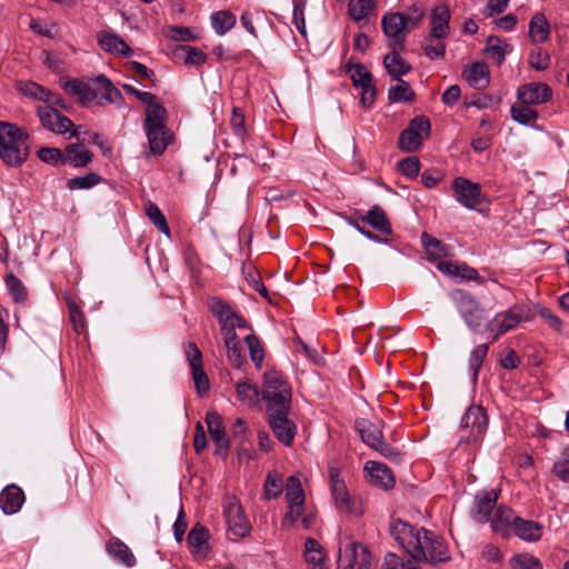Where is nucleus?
Returning <instances> with one entry per match:
<instances>
[{"mask_svg":"<svg viewBox=\"0 0 569 569\" xmlns=\"http://www.w3.org/2000/svg\"><path fill=\"white\" fill-rule=\"evenodd\" d=\"M389 533L415 560L431 565L450 560L447 545L432 531L412 526L399 518H392L389 522Z\"/></svg>","mask_w":569,"mask_h":569,"instance_id":"f257e3e1","label":"nucleus"},{"mask_svg":"<svg viewBox=\"0 0 569 569\" xmlns=\"http://www.w3.org/2000/svg\"><path fill=\"white\" fill-rule=\"evenodd\" d=\"M28 134L19 127L0 122V159L9 167H21L29 157Z\"/></svg>","mask_w":569,"mask_h":569,"instance_id":"f03ea898","label":"nucleus"},{"mask_svg":"<svg viewBox=\"0 0 569 569\" xmlns=\"http://www.w3.org/2000/svg\"><path fill=\"white\" fill-rule=\"evenodd\" d=\"M167 118L163 106H156L146 114L143 129L152 154H162L171 142L172 136L166 127Z\"/></svg>","mask_w":569,"mask_h":569,"instance_id":"7ed1b4c3","label":"nucleus"},{"mask_svg":"<svg viewBox=\"0 0 569 569\" xmlns=\"http://www.w3.org/2000/svg\"><path fill=\"white\" fill-rule=\"evenodd\" d=\"M263 382L262 398L267 401V410L280 406H291V388L280 372L267 371Z\"/></svg>","mask_w":569,"mask_h":569,"instance_id":"20e7f679","label":"nucleus"},{"mask_svg":"<svg viewBox=\"0 0 569 569\" xmlns=\"http://www.w3.org/2000/svg\"><path fill=\"white\" fill-rule=\"evenodd\" d=\"M222 513L228 533L234 539L243 538L251 530L250 522L243 512L240 501L233 495H226L222 500Z\"/></svg>","mask_w":569,"mask_h":569,"instance_id":"39448f33","label":"nucleus"},{"mask_svg":"<svg viewBox=\"0 0 569 569\" xmlns=\"http://www.w3.org/2000/svg\"><path fill=\"white\" fill-rule=\"evenodd\" d=\"M450 299L455 303L467 327L472 331H477L483 320L485 310L481 305L472 295L461 289L453 290L450 293Z\"/></svg>","mask_w":569,"mask_h":569,"instance_id":"423d86ee","label":"nucleus"},{"mask_svg":"<svg viewBox=\"0 0 569 569\" xmlns=\"http://www.w3.org/2000/svg\"><path fill=\"white\" fill-rule=\"evenodd\" d=\"M431 124L427 117H415L408 128L403 130L399 138V148L406 152L417 151L425 138L430 134Z\"/></svg>","mask_w":569,"mask_h":569,"instance_id":"0eeeda50","label":"nucleus"},{"mask_svg":"<svg viewBox=\"0 0 569 569\" xmlns=\"http://www.w3.org/2000/svg\"><path fill=\"white\" fill-rule=\"evenodd\" d=\"M290 406L268 409L269 425L276 438L284 446H290L296 435V425L288 418Z\"/></svg>","mask_w":569,"mask_h":569,"instance_id":"6e6552de","label":"nucleus"},{"mask_svg":"<svg viewBox=\"0 0 569 569\" xmlns=\"http://www.w3.org/2000/svg\"><path fill=\"white\" fill-rule=\"evenodd\" d=\"M38 116L44 128L48 130L64 134L70 133V137L79 138V128H76L73 122L66 116L61 114L56 108L51 106L38 107Z\"/></svg>","mask_w":569,"mask_h":569,"instance_id":"1a4fd4ad","label":"nucleus"},{"mask_svg":"<svg viewBox=\"0 0 569 569\" xmlns=\"http://www.w3.org/2000/svg\"><path fill=\"white\" fill-rule=\"evenodd\" d=\"M357 429L362 441L381 456L388 459H396L399 456L398 451L383 440L382 431L372 422L365 419L359 420L357 421Z\"/></svg>","mask_w":569,"mask_h":569,"instance_id":"9d476101","label":"nucleus"},{"mask_svg":"<svg viewBox=\"0 0 569 569\" xmlns=\"http://www.w3.org/2000/svg\"><path fill=\"white\" fill-rule=\"evenodd\" d=\"M488 417L481 406H470L463 415L460 427L469 430L467 437H461L460 442H477L487 429Z\"/></svg>","mask_w":569,"mask_h":569,"instance_id":"9b49d317","label":"nucleus"},{"mask_svg":"<svg viewBox=\"0 0 569 569\" xmlns=\"http://www.w3.org/2000/svg\"><path fill=\"white\" fill-rule=\"evenodd\" d=\"M406 22V14L400 12H388L382 17V30L392 50H401L405 47Z\"/></svg>","mask_w":569,"mask_h":569,"instance_id":"f8f14e48","label":"nucleus"},{"mask_svg":"<svg viewBox=\"0 0 569 569\" xmlns=\"http://www.w3.org/2000/svg\"><path fill=\"white\" fill-rule=\"evenodd\" d=\"M456 200L463 207L475 210L483 200L481 187L467 178L457 177L452 182Z\"/></svg>","mask_w":569,"mask_h":569,"instance_id":"ddd939ff","label":"nucleus"},{"mask_svg":"<svg viewBox=\"0 0 569 569\" xmlns=\"http://www.w3.org/2000/svg\"><path fill=\"white\" fill-rule=\"evenodd\" d=\"M186 356L192 371V378L197 392L202 396L210 388L208 376L202 368V353L193 342H189L187 346Z\"/></svg>","mask_w":569,"mask_h":569,"instance_id":"4468645a","label":"nucleus"},{"mask_svg":"<svg viewBox=\"0 0 569 569\" xmlns=\"http://www.w3.org/2000/svg\"><path fill=\"white\" fill-rule=\"evenodd\" d=\"M329 477L331 495L337 509L346 513H357L345 481L340 478L339 470L337 468H330Z\"/></svg>","mask_w":569,"mask_h":569,"instance_id":"2eb2a0df","label":"nucleus"},{"mask_svg":"<svg viewBox=\"0 0 569 569\" xmlns=\"http://www.w3.org/2000/svg\"><path fill=\"white\" fill-rule=\"evenodd\" d=\"M206 423L211 440L216 445L214 455L226 456L229 450V439L226 436L221 416L216 411H208Z\"/></svg>","mask_w":569,"mask_h":569,"instance_id":"dca6fc26","label":"nucleus"},{"mask_svg":"<svg viewBox=\"0 0 569 569\" xmlns=\"http://www.w3.org/2000/svg\"><path fill=\"white\" fill-rule=\"evenodd\" d=\"M93 82L96 84L93 90L97 92V96L100 94L101 99L98 101L99 106H103L104 101L107 103H114L118 109L128 110V106L122 97V93L106 76H97Z\"/></svg>","mask_w":569,"mask_h":569,"instance_id":"f3484780","label":"nucleus"},{"mask_svg":"<svg viewBox=\"0 0 569 569\" xmlns=\"http://www.w3.org/2000/svg\"><path fill=\"white\" fill-rule=\"evenodd\" d=\"M518 98L523 104H541L551 99V88L542 82H530L517 90Z\"/></svg>","mask_w":569,"mask_h":569,"instance_id":"a211bd4d","label":"nucleus"},{"mask_svg":"<svg viewBox=\"0 0 569 569\" xmlns=\"http://www.w3.org/2000/svg\"><path fill=\"white\" fill-rule=\"evenodd\" d=\"M365 471H367L371 485L385 490L393 488L395 477L385 463L368 461Z\"/></svg>","mask_w":569,"mask_h":569,"instance_id":"6ab92c4d","label":"nucleus"},{"mask_svg":"<svg viewBox=\"0 0 569 569\" xmlns=\"http://www.w3.org/2000/svg\"><path fill=\"white\" fill-rule=\"evenodd\" d=\"M450 11L447 6H437L431 12V29L428 40H442L449 34Z\"/></svg>","mask_w":569,"mask_h":569,"instance_id":"aec40b11","label":"nucleus"},{"mask_svg":"<svg viewBox=\"0 0 569 569\" xmlns=\"http://www.w3.org/2000/svg\"><path fill=\"white\" fill-rule=\"evenodd\" d=\"M24 499V492L20 487L8 485L0 492V508L4 515H14L21 509Z\"/></svg>","mask_w":569,"mask_h":569,"instance_id":"412c9836","label":"nucleus"},{"mask_svg":"<svg viewBox=\"0 0 569 569\" xmlns=\"http://www.w3.org/2000/svg\"><path fill=\"white\" fill-rule=\"evenodd\" d=\"M208 306L211 313L218 319L220 325H232V321H234V323H238V328H247V321L241 316L237 315L223 300L211 298Z\"/></svg>","mask_w":569,"mask_h":569,"instance_id":"4be33fe9","label":"nucleus"},{"mask_svg":"<svg viewBox=\"0 0 569 569\" xmlns=\"http://www.w3.org/2000/svg\"><path fill=\"white\" fill-rule=\"evenodd\" d=\"M287 508L288 511L282 519L283 526H293L299 520L305 529H309L313 525L316 513L306 506V502L293 503Z\"/></svg>","mask_w":569,"mask_h":569,"instance_id":"5701e85b","label":"nucleus"},{"mask_svg":"<svg viewBox=\"0 0 569 569\" xmlns=\"http://www.w3.org/2000/svg\"><path fill=\"white\" fill-rule=\"evenodd\" d=\"M208 538V530L200 525H196L188 533L187 541L192 556L197 560H203L207 557L209 550Z\"/></svg>","mask_w":569,"mask_h":569,"instance_id":"b1692460","label":"nucleus"},{"mask_svg":"<svg viewBox=\"0 0 569 569\" xmlns=\"http://www.w3.org/2000/svg\"><path fill=\"white\" fill-rule=\"evenodd\" d=\"M98 42L102 50L108 53L118 54L122 57L132 56V50L128 43L117 33L109 31H101L98 34Z\"/></svg>","mask_w":569,"mask_h":569,"instance_id":"393cba45","label":"nucleus"},{"mask_svg":"<svg viewBox=\"0 0 569 569\" xmlns=\"http://www.w3.org/2000/svg\"><path fill=\"white\" fill-rule=\"evenodd\" d=\"M421 243L429 261H440L441 259L453 256V249L451 246L443 243L427 232L421 234Z\"/></svg>","mask_w":569,"mask_h":569,"instance_id":"a878e982","label":"nucleus"},{"mask_svg":"<svg viewBox=\"0 0 569 569\" xmlns=\"http://www.w3.org/2000/svg\"><path fill=\"white\" fill-rule=\"evenodd\" d=\"M523 319V313L519 307H512L503 312H498L490 325L497 327V338L499 335L506 333L515 329Z\"/></svg>","mask_w":569,"mask_h":569,"instance_id":"bb28decb","label":"nucleus"},{"mask_svg":"<svg viewBox=\"0 0 569 569\" xmlns=\"http://www.w3.org/2000/svg\"><path fill=\"white\" fill-rule=\"evenodd\" d=\"M361 222L368 223L371 228L383 234L391 233V223L386 211L378 204L373 206L366 214L360 216Z\"/></svg>","mask_w":569,"mask_h":569,"instance_id":"cd10ccee","label":"nucleus"},{"mask_svg":"<svg viewBox=\"0 0 569 569\" xmlns=\"http://www.w3.org/2000/svg\"><path fill=\"white\" fill-rule=\"evenodd\" d=\"M517 518L511 509L499 506L491 519V529L506 537L509 535L510 527L513 528V520Z\"/></svg>","mask_w":569,"mask_h":569,"instance_id":"c85d7f7f","label":"nucleus"},{"mask_svg":"<svg viewBox=\"0 0 569 569\" xmlns=\"http://www.w3.org/2000/svg\"><path fill=\"white\" fill-rule=\"evenodd\" d=\"M463 77L468 83L477 89L489 84V69L485 62H473L465 71Z\"/></svg>","mask_w":569,"mask_h":569,"instance_id":"c756f323","label":"nucleus"},{"mask_svg":"<svg viewBox=\"0 0 569 569\" xmlns=\"http://www.w3.org/2000/svg\"><path fill=\"white\" fill-rule=\"evenodd\" d=\"M498 496L495 491L485 492L477 497L473 519L485 523L490 520V515L496 506Z\"/></svg>","mask_w":569,"mask_h":569,"instance_id":"7c9ffc66","label":"nucleus"},{"mask_svg":"<svg viewBox=\"0 0 569 569\" xmlns=\"http://www.w3.org/2000/svg\"><path fill=\"white\" fill-rule=\"evenodd\" d=\"M512 530L517 537L526 541H538L542 535V527L538 522L522 518L513 520Z\"/></svg>","mask_w":569,"mask_h":569,"instance_id":"2f4dec72","label":"nucleus"},{"mask_svg":"<svg viewBox=\"0 0 569 569\" xmlns=\"http://www.w3.org/2000/svg\"><path fill=\"white\" fill-rule=\"evenodd\" d=\"M62 88L67 93L77 97L82 104L91 102L97 98V92L93 88L81 80H67L62 84Z\"/></svg>","mask_w":569,"mask_h":569,"instance_id":"473e14b6","label":"nucleus"},{"mask_svg":"<svg viewBox=\"0 0 569 569\" xmlns=\"http://www.w3.org/2000/svg\"><path fill=\"white\" fill-rule=\"evenodd\" d=\"M92 160V153L83 146L71 143L66 148L64 163L76 168L86 167Z\"/></svg>","mask_w":569,"mask_h":569,"instance_id":"72a5a7b5","label":"nucleus"},{"mask_svg":"<svg viewBox=\"0 0 569 569\" xmlns=\"http://www.w3.org/2000/svg\"><path fill=\"white\" fill-rule=\"evenodd\" d=\"M550 27L543 13H536L529 22V36L533 42L543 43L548 40Z\"/></svg>","mask_w":569,"mask_h":569,"instance_id":"f704fd0d","label":"nucleus"},{"mask_svg":"<svg viewBox=\"0 0 569 569\" xmlns=\"http://www.w3.org/2000/svg\"><path fill=\"white\" fill-rule=\"evenodd\" d=\"M107 550L114 559L127 567H133L136 565V558L130 548L120 539L114 538L110 540L107 543Z\"/></svg>","mask_w":569,"mask_h":569,"instance_id":"c9c22d12","label":"nucleus"},{"mask_svg":"<svg viewBox=\"0 0 569 569\" xmlns=\"http://www.w3.org/2000/svg\"><path fill=\"white\" fill-rule=\"evenodd\" d=\"M385 68L392 79H399L410 70L409 63L400 57L398 50H392L383 59Z\"/></svg>","mask_w":569,"mask_h":569,"instance_id":"e433bc0d","label":"nucleus"},{"mask_svg":"<svg viewBox=\"0 0 569 569\" xmlns=\"http://www.w3.org/2000/svg\"><path fill=\"white\" fill-rule=\"evenodd\" d=\"M174 56L189 66H200L206 62L207 56L203 51L188 44H179L174 48Z\"/></svg>","mask_w":569,"mask_h":569,"instance_id":"4c0bfd02","label":"nucleus"},{"mask_svg":"<svg viewBox=\"0 0 569 569\" xmlns=\"http://www.w3.org/2000/svg\"><path fill=\"white\" fill-rule=\"evenodd\" d=\"M287 506L306 502L305 491L298 477L290 476L286 482Z\"/></svg>","mask_w":569,"mask_h":569,"instance_id":"58836bf2","label":"nucleus"},{"mask_svg":"<svg viewBox=\"0 0 569 569\" xmlns=\"http://www.w3.org/2000/svg\"><path fill=\"white\" fill-rule=\"evenodd\" d=\"M398 82L396 86H392L388 90V98L392 102H408L412 101L415 97V92L411 89L410 84L402 80L396 79Z\"/></svg>","mask_w":569,"mask_h":569,"instance_id":"ea45409f","label":"nucleus"},{"mask_svg":"<svg viewBox=\"0 0 569 569\" xmlns=\"http://www.w3.org/2000/svg\"><path fill=\"white\" fill-rule=\"evenodd\" d=\"M373 9L375 0H350L348 4L349 14L357 22L367 19Z\"/></svg>","mask_w":569,"mask_h":569,"instance_id":"a19ab883","label":"nucleus"},{"mask_svg":"<svg viewBox=\"0 0 569 569\" xmlns=\"http://www.w3.org/2000/svg\"><path fill=\"white\" fill-rule=\"evenodd\" d=\"M236 23V17L228 11H218L211 14V24L214 31L223 36L227 33Z\"/></svg>","mask_w":569,"mask_h":569,"instance_id":"79ce46f5","label":"nucleus"},{"mask_svg":"<svg viewBox=\"0 0 569 569\" xmlns=\"http://www.w3.org/2000/svg\"><path fill=\"white\" fill-rule=\"evenodd\" d=\"M305 559L308 563L323 566V551L319 542L313 538H308L305 542Z\"/></svg>","mask_w":569,"mask_h":569,"instance_id":"37998d69","label":"nucleus"},{"mask_svg":"<svg viewBox=\"0 0 569 569\" xmlns=\"http://www.w3.org/2000/svg\"><path fill=\"white\" fill-rule=\"evenodd\" d=\"M236 392L239 401L248 406L254 405L259 396L257 386L249 383L246 380L237 382Z\"/></svg>","mask_w":569,"mask_h":569,"instance_id":"c03bdc74","label":"nucleus"},{"mask_svg":"<svg viewBox=\"0 0 569 569\" xmlns=\"http://www.w3.org/2000/svg\"><path fill=\"white\" fill-rule=\"evenodd\" d=\"M488 350H489V345L482 343V345L477 346L471 351V355L469 358V370L471 371L473 382H476L478 379L480 368L487 357Z\"/></svg>","mask_w":569,"mask_h":569,"instance_id":"a18cd8bd","label":"nucleus"},{"mask_svg":"<svg viewBox=\"0 0 569 569\" xmlns=\"http://www.w3.org/2000/svg\"><path fill=\"white\" fill-rule=\"evenodd\" d=\"M528 106H512L511 118L520 124L533 127V122L538 119V112Z\"/></svg>","mask_w":569,"mask_h":569,"instance_id":"49530a36","label":"nucleus"},{"mask_svg":"<svg viewBox=\"0 0 569 569\" xmlns=\"http://www.w3.org/2000/svg\"><path fill=\"white\" fill-rule=\"evenodd\" d=\"M4 282L7 290L14 302L19 303L26 300L27 289L17 276L13 273L8 274Z\"/></svg>","mask_w":569,"mask_h":569,"instance_id":"de8ad7c7","label":"nucleus"},{"mask_svg":"<svg viewBox=\"0 0 569 569\" xmlns=\"http://www.w3.org/2000/svg\"><path fill=\"white\" fill-rule=\"evenodd\" d=\"M346 69L355 87L363 86L373 81L371 73L361 63H348Z\"/></svg>","mask_w":569,"mask_h":569,"instance_id":"09e8293b","label":"nucleus"},{"mask_svg":"<svg viewBox=\"0 0 569 569\" xmlns=\"http://www.w3.org/2000/svg\"><path fill=\"white\" fill-rule=\"evenodd\" d=\"M146 213L160 232L168 237L170 236V229L168 227L167 220L157 204L153 202H148L146 206Z\"/></svg>","mask_w":569,"mask_h":569,"instance_id":"8fccbe9b","label":"nucleus"},{"mask_svg":"<svg viewBox=\"0 0 569 569\" xmlns=\"http://www.w3.org/2000/svg\"><path fill=\"white\" fill-rule=\"evenodd\" d=\"M282 478L276 472H269L266 478L263 497L266 500L276 499L282 491Z\"/></svg>","mask_w":569,"mask_h":569,"instance_id":"3c124183","label":"nucleus"},{"mask_svg":"<svg viewBox=\"0 0 569 569\" xmlns=\"http://www.w3.org/2000/svg\"><path fill=\"white\" fill-rule=\"evenodd\" d=\"M20 91L29 98L37 99L39 101L52 100L53 93L46 90L43 87L36 82L28 81L20 84Z\"/></svg>","mask_w":569,"mask_h":569,"instance_id":"603ef678","label":"nucleus"},{"mask_svg":"<svg viewBox=\"0 0 569 569\" xmlns=\"http://www.w3.org/2000/svg\"><path fill=\"white\" fill-rule=\"evenodd\" d=\"M486 54L495 60L499 66L503 63L506 50L501 44V39L496 36L488 37L486 41Z\"/></svg>","mask_w":569,"mask_h":569,"instance_id":"864d4df0","label":"nucleus"},{"mask_svg":"<svg viewBox=\"0 0 569 569\" xmlns=\"http://www.w3.org/2000/svg\"><path fill=\"white\" fill-rule=\"evenodd\" d=\"M101 181V177L94 172H90L82 177H76L67 181L69 190H82L96 187Z\"/></svg>","mask_w":569,"mask_h":569,"instance_id":"5fc2aeb1","label":"nucleus"},{"mask_svg":"<svg viewBox=\"0 0 569 569\" xmlns=\"http://www.w3.org/2000/svg\"><path fill=\"white\" fill-rule=\"evenodd\" d=\"M244 340L248 346L251 360L254 366L260 369L264 358V351L260 340L254 335H248Z\"/></svg>","mask_w":569,"mask_h":569,"instance_id":"6e6d98bb","label":"nucleus"},{"mask_svg":"<svg viewBox=\"0 0 569 569\" xmlns=\"http://www.w3.org/2000/svg\"><path fill=\"white\" fill-rule=\"evenodd\" d=\"M357 558V542H348L340 548L337 569H353V560Z\"/></svg>","mask_w":569,"mask_h":569,"instance_id":"4d7b16f0","label":"nucleus"},{"mask_svg":"<svg viewBox=\"0 0 569 569\" xmlns=\"http://www.w3.org/2000/svg\"><path fill=\"white\" fill-rule=\"evenodd\" d=\"M357 558V542H348L340 548L337 569H353V560Z\"/></svg>","mask_w":569,"mask_h":569,"instance_id":"13d9d810","label":"nucleus"},{"mask_svg":"<svg viewBox=\"0 0 569 569\" xmlns=\"http://www.w3.org/2000/svg\"><path fill=\"white\" fill-rule=\"evenodd\" d=\"M510 566L512 569H542L540 560L528 553H521L512 557Z\"/></svg>","mask_w":569,"mask_h":569,"instance_id":"bf43d9fd","label":"nucleus"},{"mask_svg":"<svg viewBox=\"0 0 569 569\" xmlns=\"http://www.w3.org/2000/svg\"><path fill=\"white\" fill-rule=\"evenodd\" d=\"M64 156L66 152L58 148L42 147L38 150V158L50 164H64Z\"/></svg>","mask_w":569,"mask_h":569,"instance_id":"052dcab7","label":"nucleus"},{"mask_svg":"<svg viewBox=\"0 0 569 569\" xmlns=\"http://www.w3.org/2000/svg\"><path fill=\"white\" fill-rule=\"evenodd\" d=\"M356 569H375L372 556L367 546L357 542V558L353 560Z\"/></svg>","mask_w":569,"mask_h":569,"instance_id":"680f3d73","label":"nucleus"},{"mask_svg":"<svg viewBox=\"0 0 569 569\" xmlns=\"http://www.w3.org/2000/svg\"><path fill=\"white\" fill-rule=\"evenodd\" d=\"M123 89L128 93L133 94L137 99L147 104L146 113L156 106H162L157 101L154 94L150 92L138 90L131 84H123Z\"/></svg>","mask_w":569,"mask_h":569,"instance_id":"e2e57ef3","label":"nucleus"},{"mask_svg":"<svg viewBox=\"0 0 569 569\" xmlns=\"http://www.w3.org/2000/svg\"><path fill=\"white\" fill-rule=\"evenodd\" d=\"M529 64L536 70H546L550 64V56L541 48H537L529 54Z\"/></svg>","mask_w":569,"mask_h":569,"instance_id":"0e129e2a","label":"nucleus"},{"mask_svg":"<svg viewBox=\"0 0 569 569\" xmlns=\"http://www.w3.org/2000/svg\"><path fill=\"white\" fill-rule=\"evenodd\" d=\"M68 310L70 320L73 325V328L77 332H82L86 328L84 323V317L80 308L77 306V303L72 300L68 301Z\"/></svg>","mask_w":569,"mask_h":569,"instance_id":"69168bd1","label":"nucleus"},{"mask_svg":"<svg viewBox=\"0 0 569 569\" xmlns=\"http://www.w3.org/2000/svg\"><path fill=\"white\" fill-rule=\"evenodd\" d=\"M226 348L229 362L234 368H240L246 361V357L243 355V349L240 341Z\"/></svg>","mask_w":569,"mask_h":569,"instance_id":"338daca9","label":"nucleus"},{"mask_svg":"<svg viewBox=\"0 0 569 569\" xmlns=\"http://www.w3.org/2000/svg\"><path fill=\"white\" fill-rule=\"evenodd\" d=\"M399 170L409 178H415L419 174L420 162L418 158L410 157L399 162Z\"/></svg>","mask_w":569,"mask_h":569,"instance_id":"774afa93","label":"nucleus"}]
</instances>
